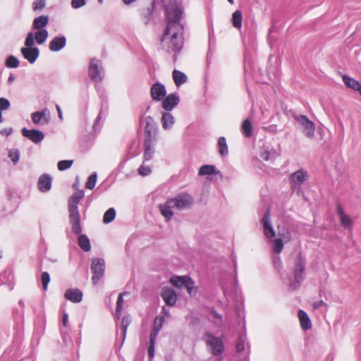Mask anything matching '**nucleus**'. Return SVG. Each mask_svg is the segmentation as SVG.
<instances>
[{
  "label": "nucleus",
  "instance_id": "38",
  "mask_svg": "<svg viewBox=\"0 0 361 361\" xmlns=\"http://www.w3.org/2000/svg\"><path fill=\"white\" fill-rule=\"evenodd\" d=\"M116 217V210L114 208H109L106 211L103 216V222L104 224H109L112 222Z\"/></svg>",
  "mask_w": 361,
  "mask_h": 361
},
{
  "label": "nucleus",
  "instance_id": "11",
  "mask_svg": "<svg viewBox=\"0 0 361 361\" xmlns=\"http://www.w3.org/2000/svg\"><path fill=\"white\" fill-rule=\"evenodd\" d=\"M263 233L267 238L271 239L276 236V232L271 221L270 211L267 210L261 219Z\"/></svg>",
  "mask_w": 361,
  "mask_h": 361
},
{
  "label": "nucleus",
  "instance_id": "30",
  "mask_svg": "<svg viewBox=\"0 0 361 361\" xmlns=\"http://www.w3.org/2000/svg\"><path fill=\"white\" fill-rule=\"evenodd\" d=\"M241 133L246 138H250L252 135V125L249 119H245L240 126Z\"/></svg>",
  "mask_w": 361,
  "mask_h": 361
},
{
  "label": "nucleus",
  "instance_id": "35",
  "mask_svg": "<svg viewBox=\"0 0 361 361\" xmlns=\"http://www.w3.org/2000/svg\"><path fill=\"white\" fill-rule=\"evenodd\" d=\"M219 152L221 157H226L228 154V145L226 138L220 137L218 139Z\"/></svg>",
  "mask_w": 361,
  "mask_h": 361
},
{
  "label": "nucleus",
  "instance_id": "25",
  "mask_svg": "<svg viewBox=\"0 0 361 361\" xmlns=\"http://www.w3.org/2000/svg\"><path fill=\"white\" fill-rule=\"evenodd\" d=\"M49 23V17L48 16H40L36 17L32 22V29L39 30H47L45 27Z\"/></svg>",
  "mask_w": 361,
  "mask_h": 361
},
{
  "label": "nucleus",
  "instance_id": "28",
  "mask_svg": "<svg viewBox=\"0 0 361 361\" xmlns=\"http://www.w3.org/2000/svg\"><path fill=\"white\" fill-rule=\"evenodd\" d=\"M298 314L302 329L304 330L310 329L312 327V322L307 313L300 310Z\"/></svg>",
  "mask_w": 361,
  "mask_h": 361
},
{
  "label": "nucleus",
  "instance_id": "61",
  "mask_svg": "<svg viewBox=\"0 0 361 361\" xmlns=\"http://www.w3.org/2000/svg\"><path fill=\"white\" fill-rule=\"evenodd\" d=\"M101 114H102V111H100L99 114L97 117L94 125H97L99 123V120L101 119Z\"/></svg>",
  "mask_w": 361,
  "mask_h": 361
},
{
  "label": "nucleus",
  "instance_id": "43",
  "mask_svg": "<svg viewBox=\"0 0 361 361\" xmlns=\"http://www.w3.org/2000/svg\"><path fill=\"white\" fill-rule=\"evenodd\" d=\"M73 160H62L59 161L57 164V167L59 171H65L71 167L73 165Z\"/></svg>",
  "mask_w": 361,
  "mask_h": 361
},
{
  "label": "nucleus",
  "instance_id": "33",
  "mask_svg": "<svg viewBox=\"0 0 361 361\" xmlns=\"http://www.w3.org/2000/svg\"><path fill=\"white\" fill-rule=\"evenodd\" d=\"M78 245L85 252H89L91 250V245L89 238L86 235H80L78 239Z\"/></svg>",
  "mask_w": 361,
  "mask_h": 361
},
{
  "label": "nucleus",
  "instance_id": "19",
  "mask_svg": "<svg viewBox=\"0 0 361 361\" xmlns=\"http://www.w3.org/2000/svg\"><path fill=\"white\" fill-rule=\"evenodd\" d=\"M145 139L152 140V137L155 134L156 132V124L153 120V118L148 116L145 118Z\"/></svg>",
  "mask_w": 361,
  "mask_h": 361
},
{
  "label": "nucleus",
  "instance_id": "45",
  "mask_svg": "<svg viewBox=\"0 0 361 361\" xmlns=\"http://www.w3.org/2000/svg\"><path fill=\"white\" fill-rule=\"evenodd\" d=\"M272 262H273L274 267H275L276 269L278 270V271H281L282 267H283V264L281 260V257H280L279 255L276 254L273 256Z\"/></svg>",
  "mask_w": 361,
  "mask_h": 361
},
{
  "label": "nucleus",
  "instance_id": "44",
  "mask_svg": "<svg viewBox=\"0 0 361 361\" xmlns=\"http://www.w3.org/2000/svg\"><path fill=\"white\" fill-rule=\"evenodd\" d=\"M8 157L11 159L14 164H17L20 158V152L18 149H11L8 152Z\"/></svg>",
  "mask_w": 361,
  "mask_h": 361
},
{
  "label": "nucleus",
  "instance_id": "42",
  "mask_svg": "<svg viewBox=\"0 0 361 361\" xmlns=\"http://www.w3.org/2000/svg\"><path fill=\"white\" fill-rule=\"evenodd\" d=\"M19 60L14 56H10L6 59V66L8 68H17L19 66Z\"/></svg>",
  "mask_w": 361,
  "mask_h": 361
},
{
  "label": "nucleus",
  "instance_id": "59",
  "mask_svg": "<svg viewBox=\"0 0 361 361\" xmlns=\"http://www.w3.org/2000/svg\"><path fill=\"white\" fill-rule=\"evenodd\" d=\"M122 1L125 5H130V4L135 2L137 0H122Z\"/></svg>",
  "mask_w": 361,
  "mask_h": 361
},
{
  "label": "nucleus",
  "instance_id": "17",
  "mask_svg": "<svg viewBox=\"0 0 361 361\" xmlns=\"http://www.w3.org/2000/svg\"><path fill=\"white\" fill-rule=\"evenodd\" d=\"M66 38L63 35L54 37L49 42V49L50 51L56 52L61 51L66 47Z\"/></svg>",
  "mask_w": 361,
  "mask_h": 361
},
{
  "label": "nucleus",
  "instance_id": "32",
  "mask_svg": "<svg viewBox=\"0 0 361 361\" xmlns=\"http://www.w3.org/2000/svg\"><path fill=\"white\" fill-rule=\"evenodd\" d=\"M33 35L34 41L35 40L38 44H42L46 42L49 33L47 30H39L33 33Z\"/></svg>",
  "mask_w": 361,
  "mask_h": 361
},
{
  "label": "nucleus",
  "instance_id": "55",
  "mask_svg": "<svg viewBox=\"0 0 361 361\" xmlns=\"http://www.w3.org/2000/svg\"><path fill=\"white\" fill-rule=\"evenodd\" d=\"M12 132V129L11 128H4L3 130H1L0 133L1 135H9Z\"/></svg>",
  "mask_w": 361,
  "mask_h": 361
},
{
  "label": "nucleus",
  "instance_id": "49",
  "mask_svg": "<svg viewBox=\"0 0 361 361\" xmlns=\"http://www.w3.org/2000/svg\"><path fill=\"white\" fill-rule=\"evenodd\" d=\"M46 6V0H35L32 4V9L34 11L42 10Z\"/></svg>",
  "mask_w": 361,
  "mask_h": 361
},
{
  "label": "nucleus",
  "instance_id": "34",
  "mask_svg": "<svg viewBox=\"0 0 361 361\" xmlns=\"http://www.w3.org/2000/svg\"><path fill=\"white\" fill-rule=\"evenodd\" d=\"M163 321H164V317H160V324L159 325V327H157V319H155L154 324L153 326V329L151 331L150 335H149V342L150 343H156L157 337V335L161 328Z\"/></svg>",
  "mask_w": 361,
  "mask_h": 361
},
{
  "label": "nucleus",
  "instance_id": "26",
  "mask_svg": "<svg viewBox=\"0 0 361 361\" xmlns=\"http://www.w3.org/2000/svg\"><path fill=\"white\" fill-rule=\"evenodd\" d=\"M145 146V152H144V160L149 161L151 160L154 154L155 149L154 146L152 143V140H145L144 142Z\"/></svg>",
  "mask_w": 361,
  "mask_h": 361
},
{
  "label": "nucleus",
  "instance_id": "18",
  "mask_svg": "<svg viewBox=\"0 0 361 361\" xmlns=\"http://www.w3.org/2000/svg\"><path fill=\"white\" fill-rule=\"evenodd\" d=\"M161 297L168 306H173L176 302L177 295L172 288H163L161 290Z\"/></svg>",
  "mask_w": 361,
  "mask_h": 361
},
{
  "label": "nucleus",
  "instance_id": "14",
  "mask_svg": "<svg viewBox=\"0 0 361 361\" xmlns=\"http://www.w3.org/2000/svg\"><path fill=\"white\" fill-rule=\"evenodd\" d=\"M22 135L33 142L35 144L41 142L44 138V134L38 130L32 129L28 130L26 128H23L21 130Z\"/></svg>",
  "mask_w": 361,
  "mask_h": 361
},
{
  "label": "nucleus",
  "instance_id": "56",
  "mask_svg": "<svg viewBox=\"0 0 361 361\" xmlns=\"http://www.w3.org/2000/svg\"><path fill=\"white\" fill-rule=\"evenodd\" d=\"M68 320V313H64L62 317V323L64 326H66Z\"/></svg>",
  "mask_w": 361,
  "mask_h": 361
},
{
  "label": "nucleus",
  "instance_id": "47",
  "mask_svg": "<svg viewBox=\"0 0 361 361\" xmlns=\"http://www.w3.org/2000/svg\"><path fill=\"white\" fill-rule=\"evenodd\" d=\"M41 281L42 283L44 290H46L48 287V284L50 281V276L48 272L44 271L41 276Z\"/></svg>",
  "mask_w": 361,
  "mask_h": 361
},
{
  "label": "nucleus",
  "instance_id": "63",
  "mask_svg": "<svg viewBox=\"0 0 361 361\" xmlns=\"http://www.w3.org/2000/svg\"><path fill=\"white\" fill-rule=\"evenodd\" d=\"M2 114H1V111H0V123H1L2 121Z\"/></svg>",
  "mask_w": 361,
  "mask_h": 361
},
{
  "label": "nucleus",
  "instance_id": "5",
  "mask_svg": "<svg viewBox=\"0 0 361 361\" xmlns=\"http://www.w3.org/2000/svg\"><path fill=\"white\" fill-rule=\"evenodd\" d=\"M294 119L297 128L302 131L306 137L312 139L314 137L315 125L306 116L296 115L294 116Z\"/></svg>",
  "mask_w": 361,
  "mask_h": 361
},
{
  "label": "nucleus",
  "instance_id": "7",
  "mask_svg": "<svg viewBox=\"0 0 361 361\" xmlns=\"http://www.w3.org/2000/svg\"><path fill=\"white\" fill-rule=\"evenodd\" d=\"M170 282L176 287L185 288L190 295L193 296L197 293V288L194 281L188 276L171 277Z\"/></svg>",
  "mask_w": 361,
  "mask_h": 361
},
{
  "label": "nucleus",
  "instance_id": "50",
  "mask_svg": "<svg viewBox=\"0 0 361 361\" xmlns=\"http://www.w3.org/2000/svg\"><path fill=\"white\" fill-rule=\"evenodd\" d=\"M11 106L10 102L6 99L1 97L0 98V111L1 110H7L9 109Z\"/></svg>",
  "mask_w": 361,
  "mask_h": 361
},
{
  "label": "nucleus",
  "instance_id": "52",
  "mask_svg": "<svg viewBox=\"0 0 361 361\" xmlns=\"http://www.w3.org/2000/svg\"><path fill=\"white\" fill-rule=\"evenodd\" d=\"M154 346H155V343L149 342V345L148 347V355L150 358H152L154 355Z\"/></svg>",
  "mask_w": 361,
  "mask_h": 361
},
{
  "label": "nucleus",
  "instance_id": "53",
  "mask_svg": "<svg viewBox=\"0 0 361 361\" xmlns=\"http://www.w3.org/2000/svg\"><path fill=\"white\" fill-rule=\"evenodd\" d=\"M322 306H326V304L323 300H318L313 303L312 307L314 309H319Z\"/></svg>",
  "mask_w": 361,
  "mask_h": 361
},
{
  "label": "nucleus",
  "instance_id": "48",
  "mask_svg": "<svg viewBox=\"0 0 361 361\" xmlns=\"http://www.w3.org/2000/svg\"><path fill=\"white\" fill-rule=\"evenodd\" d=\"M152 170L149 166L142 164L138 169V173L142 176H146L151 173Z\"/></svg>",
  "mask_w": 361,
  "mask_h": 361
},
{
  "label": "nucleus",
  "instance_id": "57",
  "mask_svg": "<svg viewBox=\"0 0 361 361\" xmlns=\"http://www.w3.org/2000/svg\"><path fill=\"white\" fill-rule=\"evenodd\" d=\"M56 111H57V113H58L59 118L61 120H63V114H62V111H61V109L59 106V105L56 104Z\"/></svg>",
  "mask_w": 361,
  "mask_h": 361
},
{
  "label": "nucleus",
  "instance_id": "39",
  "mask_svg": "<svg viewBox=\"0 0 361 361\" xmlns=\"http://www.w3.org/2000/svg\"><path fill=\"white\" fill-rule=\"evenodd\" d=\"M127 294L126 293H121L118 295L117 302H116V316L117 319H119L121 316V311L123 306V295Z\"/></svg>",
  "mask_w": 361,
  "mask_h": 361
},
{
  "label": "nucleus",
  "instance_id": "40",
  "mask_svg": "<svg viewBox=\"0 0 361 361\" xmlns=\"http://www.w3.org/2000/svg\"><path fill=\"white\" fill-rule=\"evenodd\" d=\"M97 175L96 172L91 174L87 178V180L85 183V187L87 189L92 190L95 186V184L97 182Z\"/></svg>",
  "mask_w": 361,
  "mask_h": 361
},
{
  "label": "nucleus",
  "instance_id": "16",
  "mask_svg": "<svg viewBox=\"0 0 361 361\" xmlns=\"http://www.w3.org/2000/svg\"><path fill=\"white\" fill-rule=\"evenodd\" d=\"M279 238L272 240V250L276 254L279 255L283 249V240H288L290 239L289 233H281L279 231Z\"/></svg>",
  "mask_w": 361,
  "mask_h": 361
},
{
  "label": "nucleus",
  "instance_id": "2",
  "mask_svg": "<svg viewBox=\"0 0 361 361\" xmlns=\"http://www.w3.org/2000/svg\"><path fill=\"white\" fill-rule=\"evenodd\" d=\"M84 195L83 190H78L72 195L68 200L69 220L71 224L72 232L75 235H78L82 232L80 214L78 204L84 197Z\"/></svg>",
  "mask_w": 361,
  "mask_h": 361
},
{
  "label": "nucleus",
  "instance_id": "15",
  "mask_svg": "<svg viewBox=\"0 0 361 361\" xmlns=\"http://www.w3.org/2000/svg\"><path fill=\"white\" fill-rule=\"evenodd\" d=\"M150 92L152 99L157 101L163 100L166 94L164 85L158 82L152 86Z\"/></svg>",
  "mask_w": 361,
  "mask_h": 361
},
{
  "label": "nucleus",
  "instance_id": "51",
  "mask_svg": "<svg viewBox=\"0 0 361 361\" xmlns=\"http://www.w3.org/2000/svg\"><path fill=\"white\" fill-rule=\"evenodd\" d=\"M71 6L75 8H80L86 4L85 0H71Z\"/></svg>",
  "mask_w": 361,
  "mask_h": 361
},
{
  "label": "nucleus",
  "instance_id": "21",
  "mask_svg": "<svg viewBox=\"0 0 361 361\" xmlns=\"http://www.w3.org/2000/svg\"><path fill=\"white\" fill-rule=\"evenodd\" d=\"M180 101L179 97L175 94L168 95L162 102V107L167 111H171Z\"/></svg>",
  "mask_w": 361,
  "mask_h": 361
},
{
  "label": "nucleus",
  "instance_id": "36",
  "mask_svg": "<svg viewBox=\"0 0 361 361\" xmlns=\"http://www.w3.org/2000/svg\"><path fill=\"white\" fill-rule=\"evenodd\" d=\"M214 173H218V172L216 171V167L214 165H203L200 168L198 172L200 176L212 175Z\"/></svg>",
  "mask_w": 361,
  "mask_h": 361
},
{
  "label": "nucleus",
  "instance_id": "3",
  "mask_svg": "<svg viewBox=\"0 0 361 361\" xmlns=\"http://www.w3.org/2000/svg\"><path fill=\"white\" fill-rule=\"evenodd\" d=\"M306 262L301 254H298L295 262L294 276L295 281H292L288 277L282 276L284 283H287L290 290H295L299 287L300 283L303 280Z\"/></svg>",
  "mask_w": 361,
  "mask_h": 361
},
{
  "label": "nucleus",
  "instance_id": "60",
  "mask_svg": "<svg viewBox=\"0 0 361 361\" xmlns=\"http://www.w3.org/2000/svg\"><path fill=\"white\" fill-rule=\"evenodd\" d=\"M213 316L214 318H216V319H221V315H220L219 314H218L217 312H214L213 313Z\"/></svg>",
  "mask_w": 361,
  "mask_h": 361
},
{
  "label": "nucleus",
  "instance_id": "23",
  "mask_svg": "<svg viewBox=\"0 0 361 361\" xmlns=\"http://www.w3.org/2000/svg\"><path fill=\"white\" fill-rule=\"evenodd\" d=\"M37 186L42 192H47L51 188V177L48 174H43L39 176Z\"/></svg>",
  "mask_w": 361,
  "mask_h": 361
},
{
  "label": "nucleus",
  "instance_id": "54",
  "mask_svg": "<svg viewBox=\"0 0 361 361\" xmlns=\"http://www.w3.org/2000/svg\"><path fill=\"white\" fill-rule=\"evenodd\" d=\"M260 157L264 161H268L269 159V152L268 151L262 152L260 154Z\"/></svg>",
  "mask_w": 361,
  "mask_h": 361
},
{
  "label": "nucleus",
  "instance_id": "58",
  "mask_svg": "<svg viewBox=\"0 0 361 361\" xmlns=\"http://www.w3.org/2000/svg\"><path fill=\"white\" fill-rule=\"evenodd\" d=\"M15 80V76L13 74H11L8 78V83L11 84Z\"/></svg>",
  "mask_w": 361,
  "mask_h": 361
},
{
  "label": "nucleus",
  "instance_id": "8",
  "mask_svg": "<svg viewBox=\"0 0 361 361\" xmlns=\"http://www.w3.org/2000/svg\"><path fill=\"white\" fill-rule=\"evenodd\" d=\"M204 340L207 346L209 348V351L214 355H219L222 353L224 345L222 341L219 338L214 336L209 332H206L204 334Z\"/></svg>",
  "mask_w": 361,
  "mask_h": 361
},
{
  "label": "nucleus",
  "instance_id": "1",
  "mask_svg": "<svg viewBox=\"0 0 361 361\" xmlns=\"http://www.w3.org/2000/svg\"><path fill=\"white\" fill-rule=\"evenodd\" d=\"M166 27L161 39V44L167 52L178 53L183 46L184 27L180 23L182 6L171 2L166 7Z\"/></svg>",
  "mask_w": 361,
  "mask_h": 361
},
{
  "label": "nucleus",
  "instance_id": "13",
  "mask_svg": "<svg viewBox=\"0 0 361 361\" xmlns=\"http://www.w3.org/2000/svg\"><path fill=\"white\" fill-rule=\"evenodd\" d=\"M31 119L35 125H47L49 123V111L47 109H44L41 111H35L32 113Z\"/></svg>",
  "mask_w": 361,
  "mask_h": 361
},
{
  "label": "nucleus",
  "instance_id": "46",
  "mask_svg": "<svg viewBox=\"0 0 361 361\" xmlns=\"http://www.w3.org/2000/svg\"><path fill=\"white\" fill-rule=\"evenodd\" d=\"M246 344V338L245 336H240L236 344V348L238 352L245 350Z\"/></svg>",
  "mask_w": 361,
  "mask_h": 361
},
{
  "label": "nucleus",
  "instance_id": "62",
  "mask_svg": "<svg viewBox=\"0 0 361 361\" xmlns=\"http://www.w3.org/2000/svg\"><path fill=\"white\" fill-rule=\"evenodd\" d=\"M156 319H157V327H159V325L160 324V318H156Z\"/></svg>",
  "mask_w": 361,
  "mask_h": 361
},
{
  "label": "nucleus",
  "instance_id": "64",
  "mask_svg": "<svg viewBox=\"0 0 361 361\" xmlns=\"http://www.w3.org/2000/svg\"><path fill=\"white\" fill-rule=\"evenodd\" d=\"M230 4H233L234 1L233 0H227Z\"/></svg>",
  "mask_w": 361,
  "mask_h": 361
},
{
  "label": "nucleus",
  "instance_id": "24",
  "mask_svg": "<svg viewBox=\"0 0 361 361\" xmlns=\"http://www.w3.org/2000/svg\"><path fill=\"white\" fill-rule=\"evenodd\" d=\"M162 128L166 130H169L173 128L175 123V118L169 112H164L161 116Z\"/></svg>",
  "mask_w": 361,
  "mask_h": 361
},
{
  "label": "nucleus",
  "instance_id": "29",
  "mask_svg": "<svg viewBox=\"0 0 361 361\" xmlns=\"http://www.w3.org/2000/svg\"><path fill=\"white\" fill-rule=\"evenodd\" d=\"M173 79L177 87H180L181 85L187 82V75L178 70H174L172 73Z\"/></svg>",
  "mask_w": 361,
  "mask_h": 361
},
{
  "label": "nucleus",
  "instance_id": "12",
  "mask_svg": "<svg viewBox=\"0 0 361 361\" xmlns=\"http://www.w3.org/2000/svg\"><path fill=\"white\" fill-rule=\"evenodd\" d=\"M308 178L307 172L303 169L298 170L290 176V184L293 190H300L301 185Z\"/></svg>",
  "mask_w": 361,
  "mask_h": 361
},
{
  "label": "nucleus",
  "instance_id": "10",
  "mask_svg": "<svg viewBox=\"0 0 361 361\" xmlns=\"http://www.w3.org/2000/svg\"><path fill=\"white\" fill-rule=\"evenodd\" d=\"M192 197L188 194H180L169 200V204H173V207L178 209H187L192 205Z\"/></svg>",
  "mask_w": 361,
  "mask_h": 361
},
{
  "label": "nucleus",
  "instance_id": "22",
  "mask_svg": "<svg viewBox=\"0 0 361 361\" xmlns=\"http://www.w3.org/2000/svg\"><path fill=\"white\" fill-rule=\"evenodd\" d=\"M82 293L78 288H70L66 290L65 298L72 302L78 303L82 300Z\"/></svg>",
  "mask_w": 361,
  "mask_h": 361
},
{
  "label": "nucleus",
  "instance_id": "41",
  "mask_svg": "<svg viewBox=\"0 0 361 361\" xmlns=\"http://www.w3.org/2000/svg\"><path fill=\"white\" fill-rule=\"evenodd\" d=\"M130 322V319L128 317H123L122 319L121 325V335L123 337V341L125 339V337L126 335V331H127V329H128V326Z\"/></svg>",
  "mask_w": 361,
  "mask_h": 361
},
{
  "label": "nucleus",
  "instance_id": "37",
  "mask_svg": "<svg viewBox=\"0 0 361 361\" xmlns=\"http://www.w3.org/2000/svg\"><path fill=\"white\" fill-rule=\"evenodd\" d=\"M232 23L235 28H240L242 25V13L236 10L232 15Z\"/></svg>",
  "mask_w": 361,
  "mask_h": 361
},
{
  "label": "nucleus",
  "instance_id": "9",
  "mask_svg": "<svg viewBox=\"0 0 361 361\" xmlns=\"http://www.w3.org/2000/svg\"><path fill=\"white\" fill-rule=\"evenodd\" d=\"M91 271L93 273L92 281L96 285L104 276L105 271V262L103 259H94L92 262Z\"/></svg>",
  "mask_w": 361,
  "mask_h": 361
},
{
  "label": "nucleus",
  "instance_id": "31",
  "mask_svg": "<svg viewBox=\"0 0 361 361\" xmlns=\"http://www.w3.org/2000/svg\"><path fill=\"white\" fill-rule=\"evenodd\" d=\"M343 81L348 87L357 91L361 90V84L355 79L344 75L343 76Z\"/></svg>",
  "mask_w": 361,
  "mask_h": 361
},
{
  "label": "nucleus",
  "instance_id": "27",
  "mask_svg": "<svg viewBox=\"0 0 361 361\" xmlns=\"http://www.w3.org/2000/svg\"><path fill=\"white\" fill-rule=\"evenodd\" d=\"M175 207H173V204H169V200H167V202L164 204L159 205L160 212L166 221H169L172 218L173 215V209Z\"/></svg>",
  "mask_w": 361,
  "mask_h": 361
},
{
  "label": "nucleus",
  "instance_id": "20",
  "mask_svg": "<svg viewBox=\"0 0 361 361\" xmlns=\"http://www.w3.org/2000/svg\"><path fill=\"white\" fill-rule=\"evenodd\" d=\"M337 214L339 216L340 222L342 226L345 229H350L353 225V221L349 216V215L346 214L342 207L341 205H338L336 208Z\"/></svg>",
  "mask_w": 361,
  "mask_h": 361
},
{
  "label": "nucleus",
  "instance_id": "6",
  "mask_svg": "<svg viewBox=\"0 0 361 361\" xmlns=\"http://www.w3.org/2000/svg\"><path fill=\"white\" fill-rule=\"evenodd\" d=\"M104 70L102 63L97 59H92L88 67V75L94 82H101L104 78Z\"/></svg>",
  "mask_w": 361,
  "mask_h": 361
},
{
  "label": "nucleus",
  "instance_id": "4",
  "mask_svg": "<svg viewBox=\"0 0 361 361\" xmlns=\"http://www.w3.org/2000/svg\"><path fill=\"white\" fill-rule=\"evenodd\" d=\"M25 47L20 49V52L24 59L27 60L30 63H34L39 55V50L37 47H34V35L33 32H30L25 40Z\"/></svg>",
  "mask_w": 361,
  "mask_h": 361
}]
</instances>
